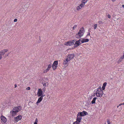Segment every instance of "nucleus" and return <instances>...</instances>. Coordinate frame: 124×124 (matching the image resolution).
<instances>
[{
  "instance_id": "obj_18",
  "label": "nucleus",
  "mask_w": 124,
  "mask_h": 124,
  "mask_svg": "<svg viewBox=\"0 0 124 124\" xmlns=\"http://www.w3.org/2000/svg\"><path fill=\"white\" fill-rule=\"evenodd\" d=\"M87 2V1L86 0H82L81 1V2L82 3H83L84 4H85V3H86Z\"/></svg>"
},
{
  "instance_id": "obj_55",
  "label": "nucleus",
  "mask_w": 124,
  "mask_h": 124,
  "mask_svg": "<svg viewBox=\"0 0 124 124\" xmlns=\"http://www.w3.org/2000/svg\"><path fill=\"white\" fill-rule=\"evenodd\" d=\"M28 4V6H27L26 7H27V8H28V7H29V4Z\"/></svg>"
},
{
  "instance_id": "obj_56",
  "label": "nucleus",
  "mask_w": 124,
  "mask_h": 124,
  "mask_svg": "<svg viewBox=\"0 0 124 124\" xmlns=\"http://www.w3.org/2000/svg\"><path fill=\"white\" fill-rule=\"evenodd\" d=\"M39 40H40V36H39Z\"/></svg>"
},
{
  "instance_id": "obj_1",
  "label": "nucleus",
  "mask_w": 124,
  "mask_h": 124,
  "mask_svg": "<svg viewBox=\"0 0 124 124\" xmlns=\"http://www.w3.org/2000/svg\"><path fill=\"white\" fill-rule=\"evenodd\" d=\"M22 109V107L21 106H19L15 107L10 112L11 114V116L13 117L15 116L17 113L20 111Z\"/></svg>"
},
{
  "instance_id": "obj_47",
  "label": "nucleus",
  "mask_w": 124,
  "mask_h": 124,
  "mask_svg": "<svg viewBox=\"0 0 124 124\" xmlns=\"http://www.w3.org/2000/svg\"><path fill=\"white\" fill-rule=\"evenodd\" d=\"M46 70H47V72L48 71H49V69L47 68L46 69Z\"/></svg>"
},
{
  "instance_id": "obj_52",
  "label": "nucleus",
  "mask_w": 124,
  "mask_h": 124,
  "mask_svg": "<svg viewBox=\"0 0 124 124\" xmlns=\"http://www.w3.org/2000/svg\"><path fill=\"white\" fill-rule=\"evenodd\" d=\"M121 62V61H119V60L118 61V62Z\"/></svg>"
},
{
  "instance_id": "obj_14",
  "label": "nucleus",
  "mask_w": 124,
  "mask_h": 124,
  "mask_svg": "<svg viewBox=\"0 0 124 124\" xmlns=\"http://www.w3.org/2000/svg\"><path fill=\"white\" fill-rule=\"evenodd\" d=\"M89 41V39H82L81 40V42L82 43H84L88 42Z\"/></svg>"
},
{
  "instance_id": "obj_5",
  "label": "nucleus",
  "mask_w": 124,
  "mask_h": 124,
  "mask_svg": "<svg viewBox=\"0 0 124 124\" xmlns=\"http://www.w3.org/2000/svg\"><path fill=\"white\" fill-rule=\"evenodd\" d=\"M79 116L81 117L84 116L88 114L87 112L86 111H83L82 112H80L78 113L77 114Z\"/></svg>"
},
{
  "instance_id": "obj_50",
  "label": "nucleus",
  "mask_w": 124,
  "mask_h": 124,
  "mask_svg": "<svg viewBox=\"0 0 124 124\" xmlns=\"http://www.w3.org/2000/svg\"><path fill=\"white\" fill-rule=\"evenodd\" d=\"M95 95H96V93H94L93 94V96H95Z\"/></svg>"
},
{
  "instance_id": "obj_40",
  "label": "nucleus",
  "mask_w": 124,
  "mask_h": 124,
  "mask_svg": "<svg viewBox=\"0 0 124 124\" xmlns=\"http://www.w3.org/2000/svg\"><path fill=\"white\" fill-rule=\"evenodd\" d=\"M81 38H80L78 40H77V42H80V41H81Z\"/></svg>"
},
{
  "instance_id": "obj_7",
  "label": "nucleus",
  "mask_w": 124,
  "mask_h": 124,
  "mask_svg": "<svg viewBox=\"0 0 124 124\" xmlns=\"http://www.w3.org/2000/svg\"><path fill=\"white\" fill-rule=\"evenodd\" d=\"M22 117V116L21 115H19L17 116L14 117V120L15 121L17 122L21 119Z\"/></svg>"
},
{
  "instance_id": "obj_29",
  "label": "nucleus",
  "mask_w": 124,
  "mask_h": 124,
  "mask_svg": "<svg viewBox=\"0 0 124 124\" xmlns=\"http://www.w3.org/2000/svg\"><path fill=\"white\" fill-rule=\"evenodd\" d=\"M46 88L45 87H44V88H43V89H42V90H43V93H44L45 90H46Z\"/></svg>"
},
{
  "instance_id": "obj_2",
  "label": "nucleus",
  "mask_w": 124,
  "mask_h": 124,
  "mask_svg": "<svg viewBox=\"0 0 124 124\" xmlns=\"http://www.w3.org/2000/svg\"><path fill=\"white\" fill-rule=\"evenodd\" d=\"M85 31L83 27L81 28L79 31L75 35L76 37L78 39H79L82 37L84 35Z\"/></svg>"
},
{
  "instance_id": "obj_51",
  "label": "nucleus",
  "mask_w": 124,
  "mask_h": 124,
  "mask_svg": "<svg viewBox=\"0 0 124 124\" xmlns=\"http://www.w3.org/2000/svg\"><path fill=\"white\" fill-rule=\"evenodd\" d=\"M122 7H123V8H124V5H122Z\"/></svg>"
},
{
  "instance_id": "obj_43",
  "label": "nucleus",
  "mask_w": 124,
  "mask_h": 124,
  "mask_svg": "<svg viewBox=\"0 0 124 124\" xmlns=\"http://www.w3.org/2000/svg\"><path fill=\"white\" fill-rule=\"evenodd\" d=\"M121 57H122L123 59L124 58V53L123 54V55Z\"/></svg>"
},
{
  "instance_id": "obj_53",
  "label": "nucleus",
  "mask_w": 124,
  "mask_h": 124,
  "mask_svg": "<svg viewBox=\"0 0 124 124\" xmlns=\"http://www.w3.org/2000/svg\"><path fill=\"white\" fill-rule=\"evenodd\" d=\"M112 0V1H113V2L115 1L116 0Z\"/></svg>"
},
{
  "instance_id": "obj_9",
  "label": "nucleus",
  "mask_w": 124,
  "mask_h": 124,
  "mask_svg": "<svg viewBox=\"0 0 124 124\" xmlns=\"http://www.w3.org/2000/svg\"><path fill=\"white\" fill-rule=\"evenodd\" d=\"M43 93V91L41 89H38V91L37 93V95L38 97H40L42 95V94Z\"/></svg>"
},
{
  "instance_id": "obj_11",
  "label": "nucleus",
  "mask_w": 124,
  "mask_h": 124,
  "mask_svg": "<svg viewBox=\"0 0 124 124\" xmlns=\"http://www.w3.org/2000/svg\"><path fill=\"white\" fill-rule=\"evenodd\" d=\"M1 119L4 123H6L7 121V118L4 116L2 115L1 116Z\"/></svg>"
},
{
  "instance_id": "obj_24",
  "label": "nucleus",
  "mask_w": 124,
  "mask_h": 124,
  "mask_svg": "<svg viewBox=\"0 0 124 124\" xmlns=\"http://www.w3.org/2000/svg\"><path fill=\"white\" fill-rule=\"evenodd\" d=\"M47 83V85H48V82H46V83H45L44 84H43L42 83V84H43V86H45V87H46V84Z\"/></svg>"
},
{
  "instance_id": "obj_21",
  "label": "nucleus",
  "mask_w": 124,
  "mask_h": 124,
  "mask_svg": "<svg viewBox=\"0 0 124 124\" xmlns=\"http://www.w3.org/2000/svg\"><path fill=\"white\" fill-rule=\"evenodd\" d=\"M80 122H78V121H76L73 122V124H80Z\"/></svg>"
},
{
  "instance_id": "obj_28",
  "label": "nucleus",
  "mask_w": 124,
  "mask_h": 124,
  "mask_svg": "<svg viewBox=\"0 0 124 124\" xmlns=\"http://www.w3.org/2000/svg\"><path fill=\"white\" fill-rule=\"evenodd\" d=\"M97 90H103L101 89V86H100L97 89Z\"/></svg>"
},
{
  "instance_id": "obj_35",
  "label": "nucleus",
  "mask_w": 124,
  "mask_h": 124,
  "mask_svg": "<svg viewBox=\"0 0 124 124\" xmlns=\"http://www.w3.org/2000/svg\"><path fill=\"white\" fill-rule=\"evenodd\" d=\"M17 19H16V18L14 20V22H17Z\"/></svg>"
},
{
  "instance_id": "obj_54",
  "label": "nucleus",
  "mask_w": 124,
  "mask_h": 124,
  "mask_svg": "<svg viewBox=\"0 0 124 124\" xmlns=\"http://www.w3.org/2000/svg\"><path fill=\"white\" fill-rule=\"evenodd\" d=\"M8 54H8L6 55V56H7L8 55Z\"/></svg>"
},
{
  "instance_id": "obj_8",
  "label": "nucleus",
  "mask_w": 124,
  "mask_h": 124,
  "mask_svg": "<svg viewBox=\"0 0 124 124\" xmlns=\"http://www.w3.org/2000/svg\"><path fill=\"white\" fill-rule=\"evenodd\" d=\"M75 43H74V46L73 48L72 49L75 48L81 44V43L80 42H77V41H76V42H75Z\"/></svg>"
},
{
  "instance_id": "obj_58",
  "label": "nucleus",
  "mask_w": 124,
  "mask_h": 124,
  "mask_svg": "<svg viewBox=\"0 0 124 124\" xmlns=\"http://www.w3.org/2000/svg\"><path fill=\"white\" fill-rule=\"evenodd\" d=\"M119 106H119H117V108H118V107Z\"/></svg>"
},
{
  "instance_id": "obj_34",
  "label": "nucleus",
  "mask_w": 124,
  "mask_h": 124,
  "mask_svg": "<svg viewBox=\"0 0 124 124\" xmlns=\"http://www.w3.org/2000/svg\"><path fill=\"white\" fill-rule=\"evenodd\" d=\"M31 89V88L29 87H28L26 88V89L27 90H30Z\"/></svg>"
},
{
  "instance_id": "obj_44",
  "label": "nucleus",
  "mask_w": 124,
  "mask_h": 124,
  "mask_svg": "<svg viewBox=\"0 0 124 124\" xmlns=\"http://www.w3.org/2000/svg\"><path fill=\"white\" fill-rule=\"evenodd\" d=\"M93 95H92L90 97V100H91V99L92 98H93Z\"/></svg>"
},
{
  "instance_id": "obj_27",
  "label": "nucleus",
  "mask_w": 124,
  "mask_h": 124,
  "mask_svg": "<svg viewBox=\"0 0 124 124\" xmlns=\"http://www.w3.org/2000/svg\"><path fill=\"white\" fill-rule=\"evenodd\" d=\"M98 23L99 24H103V23L101 21H99L98 22Z\"/></svg>"
},
{
  "instance_id": "obj_46",
  "label": "nucleus",
  "mask_w": 124,
  "mask_h": 124,
  "mask_svg": "<svg viewBox=\"0 0 124 124\" xmlns=\"http://www.w3.org/2000/svg\"><path fill=\"white\" fill-rule=\"evenodd\" d=\"M46 70H47V72L48 71H49V69L47 68L46 69Z\"/></svg>"
},
{
  "instance_id": "obj_4",
  "label": "nucleus",
  "mask_w": 124,
  "mask_h": 124,
  "mask_svg": "<svg viewBox=\"0 0 124 124\" xmlns=\"http://www.w3.org/2000/svg\"><path fill=\"white\" fill-rule=\"evenodd\" d=\"M75 40H73L67 42L65 43V45L66 46H71L74 44V43L75 42Z\"/></svg>"
},
{
  "instance_id": "obj_12",
  "label": "nucleus",
  "mask_w": 124,
  "mask_h": 124,
  "mask_svg": "<svg viewBox=\"0 0 124 124\" xmlns=\"http://www.w3.org/2000/svg\"><path fill=\"white\" fill-rule=\"evenodd\" d=\"M67 56L69 58V61H70L75 56L74 54L73 53L69 54Z\"/></svg>"
},
{
  "instance_id": "obj_38",
  "label": "nucleus",
  "mask_w": 124,
  "mask_h": 124,
  "mask_svg": "<svg viewBox=\"0 0 124 124\" xmlns=\"http://www.w3.org/2000/svg\"><path fill=\"white\" fill-rule=\"evenodd\" d=\"M108 17L109 18H110L111 17V16H110V15L109 14L108 15Z\"/></svg>"
},
{
  "instance_id": "obj_32",
  "label": "nucleus",
  "mask_w": 124,
  "mask_h": 124,
  "mask_svg": "<svg viewBox=\"0 0 124 124\" xmlns=\"http://www.w3.org/2000/svg\"><path fill=\"white\" fill-rule=\"evenodd\" d=\"M4 50V51L5 53V52H7L8 51V50L7 49H5L4 50Z\"/></svg>"
},
{
  "instance_id": "obj_22",
  "label": "nucleus",
  "mask_w": 124,
  "mask_h": 124,
  "mask_svg": "<svg viewBox=\"0 0 124 124\" xmlns=\"http://www.w3.org/2000/svg\"><path fill=\"white\" fill-rule=\"evenodd\" d=\"M97 24H95L94 25V29H95L97 28Z\"/></svg>"
},
{
  "instance_id": "obj_13",
  "label": "nucleus",
  "mask_w": 124,
  "mask_h": 124,
  "mask_svg": "<svg viewBox=\"0 0 124 124\" xmlns=\"http://www.w3.org/2000/svg\"><path fill=\"white\" fill-rule=\"evenodd\" d=\"M78 115H79L77 114V115L76 121H78V122L80 123L82 119V117Z\"/></svg>"
},
{
  "instance_id": "obj_49",
  "label": "nucleus",
  "mask_w": 124,
  "mask_h": 124,
  "mask_svg": "<svg viewBox=\"0 0 124 124\" xmlns=\"http://www.w3.org/2000/svg\"><path fill=\"white\" fill-rule=\"evenodd\" d=\"M15 88L16 87H17V85L16 84L15 85Z\"/></svg>"
},
{
  "instance_id": "obj_36",
  "label": "nucleus",
  "mask_w": 124,
  "mask_h": 124,
  "mask_svg": "<svg viewBox=\"0 0 124 124\" xmlns=\"http://www.w3.org/2000/svg\"><path fill=\"white\" fill-rule=\"evenodd\" d=\"M123 59L122 57H121L119 60V61H121Z\"/></svg>"
},
{
  "instance_id": "obj_26",
  "label": "nucleus",
  "mask_w": 124,
  "mask_h": 124,
  "mask_svg": "<svg viewBox=\"0 0 124 124\" xmlns=\"http://www.w3.org/2000/svg\"><path fill=\"white\" fill-rule=\"evenodd\" d=\"M81 8V7L79 6H78L77 7V10H79Z\"/></svg>"
},
{
  "instance_id": "obj_39",
  "label": "nucleus",
  "mask_w": 124,
  "mask_h": 124,
  "mask_svg": "<svg viewBox=\"0 0 124 124\" xmlns=\"http://www.w3.org/2000/svg\"><path fill=\"white\" fill-rule=\"evenodd\" d=\"M45 80L46 81H48V79L47 78H45Z\"/></svg>"
},
{
  "instance_id": "obj_19",
  "label": "nucleus",
  "mask_w": 124,
  "mask_h": 124,
  "mask_svg": "<svg viewBox=\"0 0 124 124\" xmlns=\"http://www.w3.org/2000/svg\"><path fill=\"white\" fill-rule=\"evenodd\" d=\"M85 5V4H84L83 3L81 2V4L79 5V6L81 7V8H82Z\"/></svg>"
},
{
  "instance_id": "obj_33",
  "label": "nucleus",
  "mask_w": 124,
  "mask_h": 124,
  "mask_svg": "<svg viewBox=\"0 0 124 124\" xmlns=\"http://www.w3.org/2000/svg\"><path fill=\"white\" fill-rule=\"evenodd\" d=\"M77 25H74V26H73V27L72 28L73 30L75 28H76L77 27Z\"/></svg>"
},
{
  "instance_id": "obj_15",
  "label": "nucleus",
  "mask_w": 124,
  "mask_h": 124,
  "mask_svg": "<svg viewBox=\"0 0 124 124\" xmlns=\"http://www.w3.org/2000/svg\"><path fill=\"white\" fill-rule=\"evenodd\" d=\"M43 99V98H42V97H39L37 101L36 102V104L37 105H38V104L40 102L42 101Z\"/></svg>"
},
{
  "instance_id": "obj_45",
  "label": "nucleus",
  "mask_w": 124,
  "mask_h": 124,
  "mask_svg": "<svg viewBox=\"0 0 124 124\" xmlns=\"http://www.w3.org/2000/svg\"><path fill=\"white\" fill-rule=\"evenodd\" d=\"M122 105H124V103H121L119 104V106H121Z\"/></svg>"
},
{
  "instance_id": "obj_25",
  "label": "nucleus",
  "mask_w": 124,
  "mask_h": 124,
  "mask_svg": "<svg viewBox=\"0 0 124 124\" xmlns=\"http://www.w3.org/2000/svg\"><path fill=\"white\" fill-rule=\"evenodd\" d=\"M107 121L108 123V124H111V122L109 119H107Z\"/></svg>"
},
{
  "instance_id": "obj_48",
  "label": "nucleus",
  "mask_w": 124,
  "mask_h": 124,
  "mask_svg": "<svg viewBox=\"0 0 124 124\" xmlns=\"http://www.w3.org/2000/svg\"><path fill=\"white\" fill-rule=\"evenodd\" d=\"M46 70H47V72L48 71H49V69L47 68L46 69Z\"/></svg>"
},
{
  "instance_id": "obj_20",
  "label": "nucleus",
  "mask_w": 124,
  "mask_h": 124,
  "mask_svg": "<svg viewBox=\"0 0 124 124\" xmlns=\"http://www.w3.org/2000/svg\"><path fill=\"white\" fill-rule=\"evenodd\" d=\"M4 50H2L0 52V54H2V55H3L4 54H5L4 52Z\"/></svg>"
},
{
  "instance_id": "obj_31",
  "label": "nucleus",
  "mask_w": 124,
  "mask_h": 124,
  "mask_svg": "<svg viewBox=\"0 0 124 124\" xmlns=\"http://www.w3.org/2000/svg\"><path fill=\"white\" fill-rule=\"evenodd\" d=\"M90 29L89 30H88V31H89V32H88V33L87 34V35L86 36V37H87L88 36L90 35V33L89 32H90L91 31H90Z\"/></svg>"
},
{
  "instance_id": "obj_30",
  "label": "nucleus",
  "mask_w": 124,
  "mask_h": 124,
  "mask_svg": "<svg viewBox=\"0 0 124 124\" xmlns=\"http://www.w3.org/2000/svg\"><path fill=\"white\" fill-rule=\"evenodd\" d=\"M38 119L37 118H36L35 119V122H34V123H38Z\"/></svg>"
},
{
  "instance_id": "obj_37",
  "label": "nucleus",
  "mask_w": 124,
  "mask_h": 124,
  "mask_svg": "<svg viewBox=\"0 0 124 124\" xmlns=\"http://www.w3.org/2000/svg\"><path fill=\"white\" fill-rule=\"evenodd\" d=\"M44 93H43L42 94V95L41 96H40V97H42V98H43V97H44L45 95V94H43Z\"/></svg>"
},
{
  "instance_id": "obj_17",
  "label": "nucleus",
  "mask_w": 124,
  "mask_h": 124,
  "mask_svg": "<svg viewBox=\"0 0 124 124\" xmlns=\"http://www.w3.org/2000/svg\"><path fill=\"white\" fill-rule=\"evenodd\" d=\"M97 98L95 97L93 98V100L91 101V103L92 104H95V101Z\"/></svg>"
},
{
  "instance_id": "obj_23",
  "label": "nucleus",
  "mask_w": 124,
  "mask_h": 124,
  "mask_svg": "<svg viewBox=\"0 0 124 124\" xmlns=\"http://www.w3.org/2000/svg\"><path fill=\"white\" fill-rule=\"evenodd\" d=\"M52 65L51 64H49L47 68L50 69L51 68Z\"/></svg>"
},
{
  "instance_id": "obj_57",
  "label": "nucleus",
  "mask_w": 124,
  "mask_h": 124,
  "mask_svg": "<svg viewBox=\"0 0 124 124\" xmlns=\"http://www.w3.org/2000/svg\"><path fill=\"white\" fill-rule=\"evenodd\" d=\"M34 124H37V123H35V124L34 123Z\"/></svg>"
},
{
  "instance_id": "obj_42",
  "label": "nucleus",
  "mask_w": 124,
  "mask_h": 124,
  "mask_svg": "<svg viewBox=\"0 0 124 124\" xmlns=\"http://www.w3.org/2000/svg\"><path fill=\"white\" fill-rule=\"evenodd\" d=\"M47 72V70H44V73H46Z\"/></svg>"
},
{
  "instance_id": "obj_16",
  "label": "nucleus",
  "mask_w": 124,
  "mask_h": 124,
  "mask_svg": "<svg viewBox=\"0 0 124 124\" xmlns=\"http://www.w3.org/2000/svg\"><path fill=\"white\" fill-rule=\"evenodd\" d=\"M107 83L106 82H104L103 84V86L102 87V89L103 90H104L105 88V87Z\"/></svg>"
},
{
  "instance_id": "obj_6",
  "label": "nucleus",
  "mask_w": 124,
  "mask_h": 124,
  "mask_svg": "<svg viewBox=\"0 0 124 124\" xmlns=\"http://www.w3.org/2000/svg\"><path fill=\"white\" fill-rule=\"evenodd\" d=\"M58 64V61H54L52 67L54 70H55L57 68Z\"/></svg>"
},
{
  "instance_id": "obj_41",
  "label": "nucleus",
  "mask_w": 124,
  "mask_h": 124,
  "mask_svg": "<svg viewBox=\"0 0 124 124\" xmlns=\"http://www.w3.org/2000/svg\"><path fill=\"white\" fill-rule=\"evenodd\" d=\"M2 55V54H0V60L2 58V57L1 56Z\"/></svg>"
},
{
  "instance_id": "obj_10",
  "label": "nucleus",
  "mask_w": 124,
  "mask_h": 124,
  "mask_svg": "<svg viewBox=\"0 0 124 124\" xmlns=\"http://www.w3.org/2000/svg\"><path fill=\"white\" fill-rule=\"evenodd\" d=\"M70 61H69V58L67 56L66 58L64 60L63 64L64 65H67L66 66H67L68 65V62Z\"/></svg>"
},
{
  "instance_id": "obj_3",
  "label": "nucleus",
  "mask_w": 124,
  "mask_h": 124,
  "mask_svg": "<svg viewBox=\"0 0 124 124\" xmlns=\"http://www.w3.org/2000/svg\"><path fill=\"white\" fill-rule=\"evenodd\" d=\"M95 93H96V96L101 98L102 96L103 93L102 90H97L96 92Z\"/></svg>"
}]
</instances>
